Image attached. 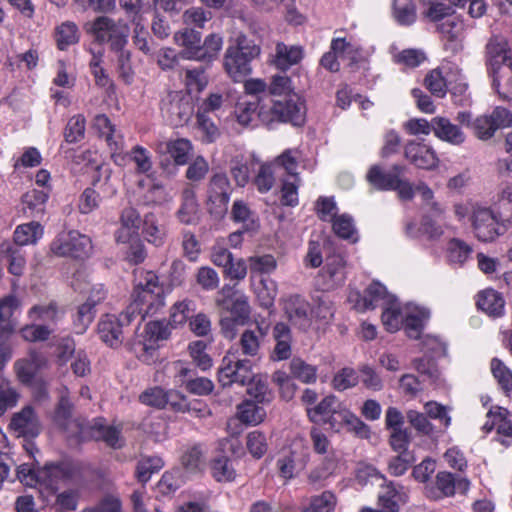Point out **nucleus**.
Returning a JSON list of instances; mask_svg holds the SVG:
<instances>
[{
    "label": "nucleus",
    "instance_id": "57",
    "mask_svg": "<svg viewBox=\"0 0 512 512\" xmlns=\"http://www.w3.org/2000/svg\"><path fill=\"white\" fill-rule=\"evenodd\" d=\"M168 396L169 391H165L163 388L157 386L142 392L139 396V400L145 405L162 409L167 405Z\"/></svg>",
    "mask_w": 512,
    "mask_h": 512
},
{
    "label": "nucleus",
    "instance_id": "62",
    "mask_svg": "<svg viewBox=\"0 0 512 512\" xmlns=\"http://www.w3.org/2000/svg\"><path fill=\"white\" fill-rule=\"evenodd\" d=\"M425 317L426 315L423 311L411 312L403 316L402 324L408 337L412 339L420 338Z\"/></svg>",
    "mask_w": 512,
    "mask_h": 512
},
{
    "label": "nucleus",
    "instance_id": "38",
    "mask_svg": "<svg viewBox=\"0 0 512 512\" xmlns=\"http://www.w3.org/2000/svg\"><path fill=\"white\" fill-rule=\"evenodd\" d=\"M210 468L212 476L218 482H229L235 479V469L232 466L231 460L225 455L213 458Z\"/></svg>",
    "mask_w": 512,
    "mask_h": 512
},
{
    "label": "nucleus",
    "instance_id": "3",
    "mask_svg": "<svg viewBox=\"0 0 512 512\" xmlns=\"http://www.w3.org/2000/svg\"><path fill=\"white\" fill-rule=\"evenodd\" d=\"M260 54V48L245 36L237 38L235 46H229L224 56V67L234 81H241L251 72L250 62Z\"/></svg>",
    "mask_w": 512,
    "mask_h": 512
},
{
    "label": "nucleus",
    "instance_id": "17",
    "mask_svg": "<svg viewBox=\"0 0 512 512\" xmlns=\"http://www.w3.org/2000/svg\"><path fill=\"white\" fill-rule=\"evenodd\" d=\"M91 439L96 441L102 440L107 446L113 449H121L125 443L119 428L115 426H106L98 422L93 424L89 422L87 423L84 431L82 432L79 443Z\"/></svg>",
    "mask_w": 512,
    "mask_h": 512
},
{
    "label": "nucleus",
    "instance_id": "11",
    "mask_svg": "<svg viewBox=\"0 0 512 512\" xmlns=\"http://www.w3.org/2000/svg\"><path fill=\"white\" fill-rule=\"evenodd\" d=\"M271 113L273 119L301 125L305 120L306 108L301 98L293 93L283 100H276L271 108Z\"/></svg>",
    "mask_w": 512,
    "mask_h": 512
},
{
    "label": "nucleus",
    "instance_id": "56",
    "mask_svg": "<svg viewBox=\"0 0 512 512\" xmlns=\"http://www.w3.org/2000/svg\"><path fill=\"white\" fill-rule=\"evenodd\" d=\"M96 315V309L88 305L86 302L81 304L76 312L73 320V327L76 334H83L90 324L93 322Z\"/></svg>",
    "mask_w": 512,
    "mask_h": 512
},
{
    "label": "nucleus",
    "instance_id": "33",
    "mask_svg": "<svg viewBox=\"0 0 512 512\" xmlns=\"http://www.w3.org/2000/svg\"><path fill=\"white\" fill-rule=\"evenodd\" d=\"M504 299L493 289H487L478 294L477 306L490 316H500L504 310Z\"/></svg>",
    "mask_w": 512,
    "mask_h": 512
},
{
    "label": "nucleus",
    "instance_id": "30",
    "mask_svg": "<svg viewBox=\"0 0 512 512\" xmlns=\"http://www.w3.org/2000/svg\"><path fill=\"white\" fill-rule=\"evenodd\" d=\"M64 311L61 310L56 302L32 306L28 311V317L33 322H43V324H56L63 318Z\"/></svg>",
    "mask_w": 512,
    "mask_h": 512
},
{
    "label": "nucleus",
    "instance_id": "40",
    "mask_svg": "<svg viewBox=\"0 0 512 512\" xmlns=\"http://www.w3.org/2000/svg\"><path fill=\"white\" fill-rule=\"evenodd\" d=\"M86 120L81 114L72 116L64 129V140L68 144L78 143L85 137Z\"/></svg>",
    "mask_w": 512,
    "mask_h": 512
},
{
    "label": "nucleus",
    "instance_id": "63",
    "mask_svg": "<svg viewBox=\"0 0 512 512\" xmlns=\"http://www.w3.org/2000/svg\"><path fill=\"white\" fill-rule=\"evenodd\" d=\"M424 85L436 97L442 98L446 95V81L439 69H434L426 75Z\"/></svg>",
    "mask_w": 512,
    "mask_h": 512
},
{
    "label": "nucleus",
    "instance_id": "9",
    "mask_svg": "<svg viewBox=\"0 0 512 512\" xmlns=\"http://www.w3.org/2000/svg\"><path fill=\"white\" fill-rule=\"evenodd\" d=\"M158 151L164 155L160 160L161 168L168 174H174L176 166L188 163L192 144L189 140L180 138L160 144Z\"/></svg>",
    "mask_w": 512,
    "mask_h": 512
},
{
    "label": "nucleus",
    "instance_id": "7",
    "mask_svg": "<svg viewBox=\"0 0 512 512\" xmlns=\"http://www.w3.org/2000/svg\"><path fill=\"white\" fill-rule=\"evenodd\" d=\"M50 249L56 256L84 259L90 255L92 243L88 236L72 230L58 235Z\"/></svg>",
    "mask_w": 512,
    "mask_h": 512
},
{
    "label": "nucleus",
    "instance_id": "1",
    "mask_svg": "<svg viewBox=\"0 0 512 512\" xmlns=\"http://www.w3.org/2000/svg\"><path fill=\"white\" fill-rule=\"evenodd\" d=\"M164 289L159 285L155 273L148 271L142 273V278L135 284L132 293V302L118 316L106 314L98 325L97 332L100 339L109 347L117 348L124 340V329L139 317V323L145 316H152L164 307Z\"/></svg>",
    "mask_w": 512,
    "mask_h": 512
},
{
    "label": "nucleus",
    "instance_id": "24",
    "mask_svg": "<svg viewBox=\"0 0 512 512\" xmlns=\"http://www.w3.org/2000/svg\"><path fill=\"white\" fill-rule=\"evenodd\" d=\"M347 410L348 408H346V406H344L336 396L329 395L323 398L316 406L307 408V415L314 423H318L320 421L324 423L326 418L331 416V414H338L342 417V415H344L343 412Z\"/></svg>",
    "mask_w": 512,
    "mask_h": 512
},
{
    "label": "nucleus",
    "instance_id": "31",
    "mask_svg": "<svg viewBox=\"0 0 512 512\" xmlns=\"http://www.w3.org/2000/svg\"><path fill=\"white\" fill-rule=\"evenodd\" d=\"M201 36V32L194 28H185L175 34V41L185 47V50L180 53L182 58L196 60L194 52L201 47Z\"/></svg>",
    "mask_w": 512,
    "mask_h": 512
},
{
    "label": "nucleus",
    "instance_id": "6",
    "mask_svg": "<svg viewBox=\"0 0 512 512\" xmlns=\"http://www.w3.org/2000/svg\"><path fill=\"white\" fill-rule=\"evenodd\" d=\"M253 365L249 359H239L235 354H227L222 359L218 371V381L223 387L233 383L245 386L254 380Z\"/></svg>",
    "mask_w": 512,
    "mask_h": 512
},
{
    "label": "nucleus",
    "instance_id": "54",
    "mask_svg": "<svg viewBox=\"0 0 512 512\" xmlns=\"http://www.w3.org/2000/svg\"><path fill=\"white\" fill-rule=\"evenodd\" d=\"M250 163L244 157H235L230 161V173L239 187H244L250 179Z\"/></svg>",
    "mask_w": 512,
    "mask_h": 512
},
{
    "label": "nucleus",
    "instance_id": "14",
    "mask_svg": "<svg viewBox=\"0 0 512 512\" xmlns=\"http://www.w3.org/2000/svg\"><path fill=\"white\" fill-rule=\"evenodd\" d=\"M404 157L420 169L433 170L439 164L435 150L423 142L408 141L404 146Z\"/></svg>",
    "mask_w": 512,
    "mask_h": 512
},
{
    "label": "nucleus",
    "instance_id": "43",
    "mask_svg": "<svg viewBox=\"0 0 512 512\" xmlns=\"http://www.w3.org/2000/svg\"><path fill=\"white\" fill-rule=\"evenodd\" d=\"M255 293L260 306L270 308L274 304L277 295V285L270 277H262L255 286Z\"/></svg>",
    "mask_w": 512,
    "mask_h": 512
},
{
    "label": "nucleus",
    "instance_id": "5",
    "mask_svg": "<svg viewBox=\"0 0 512 512\" xmlns=\"http://www.w3.org/2000/svg\"><path fill=\"white\" fill-rule=\"evenodd\" d=\"M233 191L231 182L224 172L210 176L206 186V209L214 217H223L228 211L230 196Z\"/></svg>",
    "mask_w": 512,
    "mask_h": 512
},
{
    "label": "nucleus",
    "instance_id": "64",
    "mask_svg": "<svg viewBox=\"0 0 512 512\" xmlns=\"http://www.w3.org/2000/svg\"><path fill=\"white\" fill-rule=\"evenodd\" d=\"M335 507V496L329 491L311 498L310 505L303 512H332Z\"/></svg>",
    "mask_w": 512,
    "mask_h": 512
},
{
    "label": "nucleus",
    "instance_id": "44",
    "mask_svg": "<svg viewBox=\"0 0 512 512\" xmlns=\"http://www.w3.org/2000/svg\"><path fill=\"white\" fill-rule=\"evenodd\" d=\"M290 373L293 378L300 380L303 383H313L317 378V369L306 363L299 357H294L290 363Z\"/></svg>",
    "mask_w": 512,
    "mask_h": 512
},
{
    "label": "nucleus",
    "instance_id": "48",
    "mask_svg": "<svg viewBox=\"0 0 512 512\" xmlns=\"http://www.w3.org/2000/svg\"><path fill=\"white\" fill-rule=\"evenodd\" d=\"M393 15L401 25H411L416 20L415 5L412 0H394Z\"/></svg>",
    "mask_w": 512,
    "mask_h": 512
},
{
    "label": "nucleus",
    "instance_id": "25",
    "mask_svg": "<svg viewBox=\"0 0 512 512\" xmlns=\"http://www.w3.org/2000/svg\"><path fill=\"white\" fill-rule=\"evenodd\" d=\"M304 55L303 48L298 45L288 46L282 42L277 43L275 54L271 63L279 70L286 71L291 66L298 64Z\"/></svg>",
    "mask_w": 512,
    "mask_h": 512
},
{
    "label": "nucleus",
    "instance_id": "29",
    "mask_svg": "<svg viewBox=\"0 0 512 512\" xmlns=\"http://www.w3.org/2000/svg\"><path fill=\"white\" fill-rule=\"evenodd\" d=\"M506 46V42L497 40H491L487 44L488 63L491 74H493L495 70H501L508 65L512 66V58Z\"/></svg>",
    "mask_w": 512,
    "mask_h": 512
},
{
    "label": "nucleus",
    "instance_id": "15",
    "mask_svg": "<svg viewBox=\"0 0 512 512\" xmlns=\"http://www.w3.org/2000/svg\"><path fill=\"white\" fill-rule=\"evenodd\" d=\"M9 427L17 437L35 438L41 432L39 418L29 405L12 416Z\"/></svg>",
    "mask_w": 512,
    "mask_h": 512
},
{
    "label": "nucleus",
    "instance_id": "58",
    "mask_svg": "<svg viewBox=\"0 0 512 512\" xmlns=\"http://www.w3.org/2000/svg\"><path fill=\"white\" fill-rule=\"evenodd\" d=\"M382 312V322L388 331L394 332L400 328L403 321V315L396 303V299L385 305Z\"/></svg>",
    "mask_w": 512,
    "mask_h": 512
},
{
    "label": "nucleus",
    "instance_id": "47",
    "mask_svg": "<svg viewBox=\"0 0 512 512\" xmlns=\"http://www.w3.org/2000/svg\"><path fill=\"white\" fill-rule=\"evenodd\" d=\"M167 404L175 412H194L197 415H199L202 412V409L197 407V405L200 404V402H189L184 394L176 390H169Z\"/></svg>",
    "mask_w": 512,
    "mask_h": 512
},
{
    "label": "nucleus",
    "instance_id": "50",
    "mask_svg": "<svg viewBox=\"0 0 512 512\" xmlns=\"http://www.w3.org/2000/svg\"><path fill=\"white\" fill-rule=\"evenodd\" d=\"M163 467V461L158 456H149L142 458L136 467V476L142 483H146L153 473L158 472Z\"/></svg>",
    "mask_w": 512,
    "mask_h": 512
},
{
    "label": "nucleus",
    "instance_id": "51",
    "mask_svg": "<svg viewBox=\"0 0 512 512\" xmlns=\"http://www.w3.org/2000/svg\"><path fill=\"white\" fill-rule=\"evenodd\" d=\"M53 329L47 324H28L20 329L22 338L28 342H43L49 339Z\"/></svg>",
    "mask_w": 512,
    "mask_h": 512
},
{
    "label": "nucleus",
    "instance_id": "20",
    "mask_svg": "<svg viewBox=\"0 0 512 512\" xmlns=\"http://www.w3.org/2000/svg\"><path fill=\"white\" fill-rule=\"evenodd\" d=\"M0 256L7 263L8 272L16 277L24 274L26 268L25 252L10 240L0 243Z\"/></svg>",
    "mask_w": 512,
    "mask_h": 512
},
{
    "label": "nucleus",
    "instance_id": "37",
    "mask_svg": "<svg viewBox=\"0 0 512 512\" xmlns=\"http://www.w3.org/2000/svg\"><path fill=\"white\" fill-rule=\"evenodd\" d=\"M492 86L503 99L512 98V65L503 67L501 70H495L491 74Z\"/></svg>",
    "mask_w": 512,
    "mask_h": 512
},
{
    "label": "nucleus",
    "instance_id": "28",
    "mask_svg": "<svg viewBox=\"0 0 512 512\" xmlns=\"http://www.w3.org/2000/svg\"><path fill=\"white\" fill-rule=\"evenodd\" d=\"M49 198L48 190L32 189L22 195V204L24 213L33 218L41 217L45 212L47 200Z\"/></svg>",
    "mask_w": 512,
    "mask_h": 512
},
{
    "label": "nucleus",
    "instance_id": "60",
    "mask_svg": "<svg viewBox=\"0 0 512 512\" xmlns=\"http://www.w3.org/2000/svg\"><path fill=\"white\" fill-rule=\"evenodd\" d=\"M223 308L229 310L233 314V317L238 319L241 324H244L245 321L249 319L251 312L248 297L244 293L236 295V297Z\"/></svg>",
    "mask_w": 512,
    "mask_h": 512
},
{
    "label": "nucleus",
    "instance_id": "12",
    "mask_svg": "<svg viewBox=\"0 0 512 512\" xmlns=\"http://www.w3.org/2000/svg\"><path fill=\"white\" fill-rule=\"evenodd\" d=\"M395 300L393 296L388 295L385 286L379 282H373L364 291V295L360 293H352L349 301L353 303L357 311L364 312L373 310L377 307H384Z\"/></svg>",
    "mask_w": 512,
    "mask_h": 512
},
{
    "label": "nucleus",
    "instance_id": "34",
    "mask_svg": "<svg viewBox=\"0 0 512 512\" xmlns=\"http://www.w3.org/2000/svg\"><path fill=\"white\" fill-rule=\"evenodd\" d=\"M233 221L242 223L245 231H256L259 228V221L256 214L251 211L243 200H236L231 209Z\"/></svg>",
    "mask_w": 512,
    "mask_h": 512
},
{
    "label": "nucleus",
    "instance_id": "8",
    "mask_svg": "<svg viewBox=\"0 0 512 512\" xmlns=\"http://www.w3.org/2000/svg\"><path fill=\"white\" fill-rule=\"evenodd\" d=\"M512 126V113L501 106L493 109L489 115L477 117L471 124L474 135L483 141L491 139L498 129Z\"/></svg>",
    "mask_w": 512,
    "mask_h": 512
},
{
    "label": "nucleus",
    "instance_id": "41",
    "mask_svg": "<svg viewBox=\"0 0 512 512\" xmlns=\"http://www.w3.org/2000/svg\"><path fill=\"white\" fill-rule=\"evenodd\" d=\"M222 44V37L217 34H210L205 38L204 43L201 44V47L194 52L196 60L211 62L218 55L222 48Z\"/></svg>",
    "mask_w": 512,
    "mask_h": 512
},
{
    "label": "nucleus",
    "instance_id": "49",
    "mask_svg": "<svg viewBox=\"0 0 512 512\" xmlns=\"http://www.w3.org/2000/svg\"><path fill=\"white\" fill-rule=\"evenodd\" d=\"M116 71L118 78L125 84L131 85L134 81L135 72L132 67L131 53L128 50L117 52Z\"/></svg>",
    "mask_w": 512,
    "mask_h": 512
},
{
    "label": "nucleus",
    "instance_id": "32",
    "mask_svg": "<svg viewBox=\"0 0 512 512\" xmlns=\"http://www.w3.org/2000/svg\"><path fill=\"white\" fill-rule=\"evenodd\" d=\"M43 235V228L38 221H31L16 227L13 241L18 247L35 244Z\"/></svg>",
    "mask_w": 512,
    "mask_h": 512
},
{
    "label": "nucleus",
    "instance_id": "35",
    "mask_svg": "<svg viewBox=\"0 0 512 512\" xmlns=\"http://www.w3.org/2000/svg\"><path fill=\"white\" fill-rule=\"evenodd\" d=\"M142 234L149 243L159 247L164 243L166 230L158 223L154 213H147L143 218Z\"/></svg>",
    "mask_w": 512,
    "mask_h": 512
},
{
    "label": "nucleus",
    "instance_id": "52",
    "mask_svg": "<svg viewBox=\"0 0 512 512\" xmlns=\"http://www.w3.org/2000/svg\"><path fill=\"white\" fill-rule=\"evenodd\" d=\"M447 253L451 263L463 264L471 255L472 248L466 242L452 238L448 242Z\"/></svg>",
    "mask_w": 512,
    "mask_h": 512
},
{
    "label": "nucleus",
    "instance_id": "21",
    "mask_svg": "<svg viewBox=\"0 0 512 512\" xmlns=\"http://www.w3.org/2000/svg\"><path fill=\"white\" fill-rule=\"evenodd\" d=\"M182 203L177 211L179 221L185 225H195L199 222V204L196 192L191 184H187L182 191Z\"/></svg>",
    "mask_w": 512,
    "mask_h": 512
},
{
    "label": "nucleus",
    "instance_id": "59",
    "mask_svg": "<svg viewBox=\"0 0 512 512\" xmlns=\"http://www.w3.org/2000/svg\"><path fill=\"white\" fill-rule=\"evenodd\" d=\"M297 469V472L305 469L310 459V451L302 441L294 442L289 455L284 456Z\"/></svg>",
    "mask_w": 512,
    "mask_h": 512
},
{
    "label": "nucleus",
    "instance_id": "18",
    "mask_svg": "<svg viewBox=\"0 0 512 512\" xmlns=\"http://www.w3.org/2000/svg\"><path fill=\"white\" fill-rule=\"evenodd\" d=\"M407 167L400 164L392 165L389 172H386L379 165H372L366 175L367 181L377 190L388 191L399 184V177L406 173Z\"/></svg>",
    "mask_w": 512,
    "mask_h": 512
},
{
    "label": "nucleus",
    "instance_id": "4",
    "mask_svg": "<svg viewBox=\"0 0 512 512\" xmlns=\"http://www.w3.org/2000/svg\"><path fill=\"white\" fill-rule=\"evenodd\" d=\"M91 31L97 42L108 44L115 53L125 50L130 34V28L125 22L108 16L97 17L92 23Z\"/></svg>",
    "mask_w": 512,
    "mask_h": 512
},
{
    "label": "nucleus",
    "instance_id": "46",
    "mask_svg": "<svg viewBox=\"0 0 512 512\" xmlns=\"http://www.w3.org/2000/svg\"><path fill=\"white\" fill-rule=\"evenodd\" d=\"M488 418H494L496 430L499 435L512 438V419L507 409L502 407H492L487 412Z\"/></svg>",
    "mask_w": 512,
    "mask_h": 512
},
{
    "label": "nucleus",
    "instance_id": "10",
    "mask_svg": "<svg viewBox=\"0 0 512 512\" xmlns=\"http://www.w3.org/2000/svg\"><path fill=\"white\" fill-rule=\"evenodd\" d=\"M73 405L70 402L67 395H61L57 404L54 422L62 429L68 438L73 439L76 443H79L82 432L84 431L88 422L73 418L72 416Z\"/></svg>",
    "mask_w": 512,
    "mask_h": 512
},
{
    "label": "nucleus",
    "instance_id": "55",
    "mask_svg": "<svg viewBox=\"0 0 512 512\" xmlns=\"http://www.w3.org/2000/svg\"><path fill=\"white\" fill-rule=\"evenodd\" d=\"M491 371L498 384L503 391L508 394L512 391V372L511 370L498 358L491 360Z\"/></svg>",
    "mask_w": 512,
    "mask_h": 512
},
{
    "label": "nucleus",
    "instance_id": "61",
    "mask_svg": "<svg viewBox=\"0 0 512 512\" xmlns=\"http://www.w3.org/2000/svg\"><path fill=\"white\" fill-rule=\"evenodd\" d=\"M281 184V204L284 206L295 207L299 203L298 188L300 186V178L282 179Z\"/></svg>",
    "mask_w": 512,
    "mask_h": 512
},
{
    "label": "nucleus",
    "instance_id": "26",
    "mask_svg": "<svg viewBox=\"0 0 512 512\" xmlns=\"http://www.w3.org/2000/svg\"><path fill=\"white\" fill-rule=\"evenodd\" d=\"M470 486L467 478L451 472L442 471L436 475V487L443 496L450 497L455 493L465 494Z\"/></svg>",
    "mask_w": 512,
    "mask_h": 512
},
{
    "label": "nucleus",
    "instance_id": "39",
    "mask_svg": "<svg viewBox=\"0 0 512 512\" xmlns=\"http://www.w3.org/2000/svg\"><path fill=\"white\" fill-rule=\"evenodd\" d=\"M298 154L297 150L287 149L277 156L271 163L277 171L283 169L291 179H297L300 178L297 173L299 159Z\"/></svg>",
    "mask_w": 512,
    "mask_h": 512
},
{
    "label": "nucleus",
    "instance_id": "42",
    "mask_svg": "<svg viewBox=\"0 0 512 512\" xmlns=\"http://www.w3.org/2000/svg\"><path fill=\"white\" fill-rule=\"evenodd\" d=\"M238 418L242 423L257 425L261 423L266 415L265 410L253 401H244L238 406Z\"/></svg>",
    "mask_w": 512,
    "mask_h": 512
},
{
    "label": "nucleus",
    "instance_id": "45",
    "mask_svg": "<svg viewBox=\"0 0 512 512\" xmlns=\"http://www.w3.org/2000/svg\"><path fill=\"white\" fill-rule=\"evenodd\" d=\"M276 174L277 170L275 169L274 165H272L271 162L263 163L260 166L253 180V183L256 186L257 190L260 193L269 192L275 184Z\"/></svg>",
    "mask_w": 512,
    "mask_h": 512
},
{
    "label": "nucleus",
    "instance_id": "2",
    "mask_svg": "<svg viewBox=\"0 0 512 512\" xmlns=\"http://www.w3.org/2000/svg\"><path fill=\"white\" fill-rule=\"evenodd\" d=\"M500 211L495 214L491 209L475 207L471 216L476 237L483 242L493 241L500 235L498 225L512 222V192H508V198L499 203Z\"/></svg>",
    "mask_w": 512,
    "mask_h": 512
},
{
    "label": "nucleus",
    "instance_id": "16",
    "mask_svg": "<svg viewBox=\"0 0 512 512\" xmlns=\"http://www.w3.org/2000/svg\"><path fill=\"white\" fill-rule=\"evenodd\" d=\"M346 261L341 255L327 258L324 268L319 272L318 284L323 290H332L342 285L346 279Z\"/></svg>",
    "mask_w": 512,
    "mask_h": 512
},
{
    "label": "nucleus",
    "instance_id": "22",
    "mask_svg": "<svg viewBox=\"0 0 512 512\" xmlns=\"http://www.w3.org/2000/svg\"><path fill=\"white\" fill-rule=\"evenodd\" d=\"M75 473L74 466L69 462H59L46 464L40 470L41 484L55 489L60 481H67L73 478Z\"/></svg>",
    "mask_w": 512,
    "mask_h": 512
},
{
    "label": "nucleus",
    "instance_id": "27",
    "mask_svg": "<svg viewBox=\"0 0 512 512\" xmlns=\"http://www.w3.org/2000/svg\"><path fill=\"white\" fill-rule=\"evenodd\" d=\"M433 133L442 141L448 142L452 145H461L465 141V134L448 118L434 117L433 118Z\"/></svg>",
    "mask_w": 512,
    "mask_h": 512
},
{
    "label": "nucleus",
    "instance_id": "13",
    "mask_svg": "<svg viewBox=\"0 0 512 512\" xmlns=\"http://www.w3.org/2000/svg\"><path fill=\"white\" fill-rule=\"evenodd\" d=\"M283 311L289 322L297 329L306 331L311 326V307L303 296L293 294L284 298Z\"/></svg>",
    "mask_w": 512,
    "mask_h": 512
},
{
    "label": "nucleus",
    "instance_id": "23",
    "mask_svg": "<svg viewBox=\"0 0 512 512\" xmlns=\"http://www.w3.org/2000/svg\"><path fill=\"white\" fill-rule=\"evenodd\" d=\"M163 109L168 114L171 124L176 126L187 123L193 113V107L189 99L177 93L170 95V100L164 104Z\"/></svg>",
    "mask_w": 512,
    "mask_h": 512
},
{
    "label": "nucleus",
    "instance_id": "53",
    "mask_svg": "<svg viewBox=\"0 0 512 512\" xmlns=\"http://www.w3.org/2000/svg\"><path fill=\"white\" fill-rule=\"evenodd\" d=\"M16 298L7 296L0 300V333L9 335L12 332L11 317L16 308Z\"/></svg>",
    "mask_w": 512,
    "mask_h": 512
},
{
    "label": "nucleus",
    "instance_id": "19",
    "mask_svg": "<svg viewBox=\"0 0 512 512\" xmlns=\"http://www.w3.org/2000/svg\"><path fill=\"white\" fill-rule=\"evenodd\" d=\"M48 365L47 357L36 349H30L27 357L15 363L19 380L25 385H31L39 371Z\"/></svg>",
    "mask_w": 512,
    "mask_h": 512
},
{
    "label": "nucleus",
    "instance_id": "36",
    "mask_svg": "<svg viewBox=\"0 0 512 512\" xmlns=\"http://www.w3.org/2000/svg\"><path fill=\"white\" fill-rule=\"evenodd\" d=\"M55 41L60 50H66L69 46L78 43L79 30L74 22L66 21L56 27Z\"/></svg>",
    "mask_w": 512,
    "mask_h": 512
}]
</instances>
